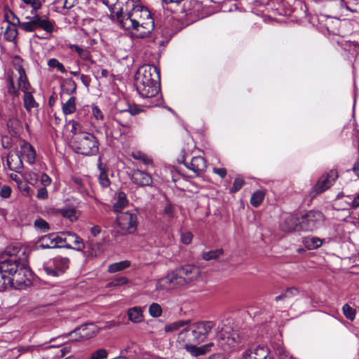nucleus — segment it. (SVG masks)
Here are the masks:
<instances>
[{
	"label": "nucleus",
	"mask_w": 359,
	"mask_h": 359,
	"mask_svg": "<svg viewBox=\"0 0 359 359\" xmlns=\"http://www.w3.org/2000/svg\"><path fill=\"white\" fill-rule=\"evenodd\" d=\"M324 222V215L318 210H311L302 215L299 220V224H315Z\"/></svg>",
	"instance_id": "nucleus-14"
},
{
	"label": "nucleus",
	"mask_w": 359,
	"mask_h": 359,
	"mask_svg": "<svg viewBox=\"0 0 359 359\" xmlns=\"http://www.w3.org/2000/svg\"><path fill=\"white\" fill-rule=\"evenodd\" d=\"M276 353L280 359H291V358H289L287 351L283 347L277 348Z\"/></svg>",
	"instance_id": "nucleus-50"
},
{
	"label": "nucleus",
	"mask_w": 359,
	"mask_h": 359,
	"mask_svg": "<svg viewBox=\"0 0 359 359\" xmlns=\"http://www.w3.org/2000/svg\"><path fill=\"white\" fill-rule=\"evenodd\" d=\"M337 177V172L334 170H331L325 175H322L313 188L311 192H314L313 196H316L330 188Z\"/></svg>",
	"instance_id": "nucleus-12"
},
{
	"label": "nucleus",
	"mask_w": 359,
	"mask_h": 359,
	"mask_svg": "<svg viewBox=\"0 0 359 359\" xmlns=\"http://www.w3.org/2000/svg\"><path fill=\"white\" fill-rule=\"evenodd\" d=\"M175 208L171 203L166 204L164 208V214L168 216V217H171L173 216Z\"/></svg>",
	"instance_id": "nucleus-51"
},
{
	"label": "nucleus",
	"mask_w": 359,
	"mask_h": 359,
	"mask_svg": "<svg viewBox=\"0 0 359 359\" xmlns=\"http://www.w3.org/2000/svg\"><path fill=\"white\" fill-rule=\"evenodd\" d=\"M304 246L309 250H314L320 247L323 242L316 237H305L303 239Z\"/></svg>",
	"instance_id": "nucleus-29"
},
{
	"label": "nucleus",
	"mask_w": 359,
	"mask_h": 359,
	"mask_svg": "<svg viewBox=\"0 0 359 359\" xmlns=\"http://www.w3.org/2000/svg\"><path fill=\"white\" fill-rule=\"evenodd\" d=\"M255 355H252L250 351H245L243 353L242 359H266V351L264 348L257 349L254 353Z\"/></svg>",
	"instance_id": "nucleus-28"
},
{
	"label": "nucleus",
	"mask_w": 359,
	"mask_h": 359,
	"mask_svg": "<svg viewBox=\"0 0 359 359\" xmlns=\"http://www.w3.org/2000/svg\"><path fill=\"white\" fill-rule=\"evenodd\" d=\"M342 311L345 317L350 320H353L355 316V310L350 306L348 304H344L342 307Z\"/></svg>",
	"instance_id": "nucleus-40"
},
{
	"label": "nucleus",
	"mask_w": 359,
	"mask_h": 359,
	"mask_svg": "<svg viewBox=\"0 0 359 359\" xmlns=\"http://www.w3.org/2000/svg\"><path fill=\"white\" fill-rule=\"evenodd\" d=\"M131 266V262L129 260H123L118 262H115L108 266L107 271L109 273H114L116 272L122 271Z\"/></svg>",
	"instance_id": "nucleus-24"
},
{
	"label": "nucleus",
	"mask_w": 359,
	"mask_h": 359,
	"mask_svg": "<svg viewBox=\"0 0 359 359\" xmlns=\"http://www.w3.org/2000/svg\"><path fill=\"white\" fill-rule=\"evenodd\" d=\"M129 283V279L125 276L116 277L111 281L107 283V287H118L122 285H127Z\"/></svg>",
	"instance_id": "nucleus-34"
},
{
	"label": "nucleus",
	"mask_w": 359,
	"mask_h": 359,
	"mask_svg": "<svg viewBox=\"0 0 359 359\" xmlns=\"http://www.w3.org/2000/svg\"><path fill=\"white\" fill-rule=\"evenodd\" d=\"M71 51L76 53L81 60L93 63L91 52L89 48H83L76 44H69Z\"/></svg>",
	"instance_id": "nucleus-19"
},
{
	"label": "nucleus",
	"mask_w": 359,
	"mask_h": 359,
	"mask_svg": "<svg viewBox=\"0 0 359 359\" xmlns=\"http://www.w3.org/2000/svg\"><path fill=\"white\" fill-rule=\"evenodd\" d=\"M287 299H288V297L284 290L281 292L280 295L276 296L275 297V301L278 302L279 301H285Z\"/></svg>",
	"instance_id": "nucleus-59"
},
{
	"label": "nucleus",
	"mask_w": 359,
	"mask_h": 359,
	"mask_svg": "<svg viewBox=\"0 0 359 359\" xmlns=\"http://www.w3.org/2000/svg\"><path fill=\"white\" fill-rule=\"evenodd\" d=\"M9 81V88L8 93L11 95L18 96V90L15 87L14 82L11 78L8 79Z\"/></svg>",
	"instance_id": "nucleus-53"
},
{
	"label": "nucleus",
	"mask_w": 359,
	"mask_h": 359,
	"mask_svg": "<svg viewBox=\"0 0 359 359\" xmlns=\"http://www.w3.org/2000/svg\"><path fill=\"white\" fill-rule=\"evenodd\" d=\"M215 326V323L211 320L190 323L178 334L177 342L191 355H203L211 351L214 344L211 342L201 346L198 345L206 339Z\"/></svg>",
	"instance_id": "nucleus-2"
},
{
	"label": "nucleus",
	"mask_w": 359,
	"mask_h": 359,
	"mask_svg": "<svg viewBox=\"0 0 359 359\" xmlns=\"http://www.w3.org/2000/svg\"><path fill=\"white\" fill-rule=\"evenodd\" d=\"M22 158L25 159L26 161L31 165L34 164L36 160V151L33 146L27 142H24L20 145V156H16V160L18 161L16 165H13L14 159L11 156H8L7 164L8 168L11 170H13L16 172H20V170L23 168V163L22 160Z\"/></svg>",
	"instance_id": "nucleus-9"
},
{
	"label": "nucleus",
	"mask_w": 359,
	"mask_h": 359,
	"mask_svg": "<svg viewBox=\"0 0 359 359\" xmlns=\"http://www.w3.org/2000/svg\"><path fill=\"white\" fill-rule=\"evenodd\" d=\"M265 192L263 190L255 191L251 196L250 203L254 207H258L264 201Z\"/></svg>",
	"instance_id": "nucleus-32"
},
{
	"label": "nucleus",
	"mask_w": 359,
	"mask_h": 359,
	"mask_svg": "<svg viewBox=\"0 0 359 359\" xmlns=\"http://www.w3.org/2000/svg\"><path fill=\"white\" fill-rule=\"evenodd\" d=\"M16 70L19 74L18 79V89L24 93L23 103L25 109L30 112L32 109L39 107V103L35 100L32 92L31 91V86L28 81L25 71L22 66H18Z\"/></svg>",
	"instance_id": "nucleus-8"
},
{
	"label": "nucleus",
	"mask_w": 359,
	"mask_h": 359,
	"mask_svg": "<svg viewBox=\"0 0 359 359\" xmlns=\"http://www.w3.org/2000/svg\"><path fill=\"white\" fill-rule=\"evenodd\" d=\"M140 112V109H137V108H130L129 109V114H127V116H128L129 118H131V116L132 115H135V114H137Z\"/></svg>",
	"instance_id": "nucleus-60"
},
{
	"label": "nucleus",
	"mask_w": 359,
	"mask_h": 359,
	"mask_svg": "<svg viewBox=\"0 0 359 359\" xmlns=\"http://www.w3.org/2000/svg\"><path fill=\"white\" fill-rule=\"evenodd\" d=\"M244 184L243 179L241 177H236L233 183L232 187L230 189V193L234 194L238 191Z\"/></svg>",
	"instance_id": "nucleus-44"
},
{
	"label": "nucleus",
	"mask_w": 359,
	"mask_h": 359,
	"mask_svg": "<svg viewBox=\"0 0 359 359\" xmlns=\"http://www.w3.org/2000/svg\"><path fill=\"white\" fill-rule=\"evenodd\" d=\"M347 198L348 200L346 201L351 208H355L359 207V192L353 198L348 197Z\"/></svg>",
	"instance_id": "nucleus-49"
},
{
	"label": "nucleus",
	"mask_w": 359,
	"mask_h": 359,
	"mask_svg": "<svg viewBox=\"0 0 359 359\" xmlns=\"http://www.w3.org/2000/svg\"><path fill=\"white\" fill-rule=\"evenodd\" d=\"M223 252H224L222 249H217L215 250L204 252L202 255V257L203 259L206 261H210L219 257L221 255H223Z\"/></svg>",
	"instance_id": "nucleus-36"
},
{
	"label": "nucleus",
	"mask_w": 359,
	"mask_h": 359,
	"mask_svg": "<svg viewBox=\"0 0 359 359\" xmlns=\"http://www.w3.org/2000/svg\"><path fill=\"white\" fill-rule=\"evenodd\" d=\"M353 170L355 175L359 177V160L354 164Z\"/></svg>",
	"instance_id": "nucleus-62"
},
{
	"label": "nucleus",
	"mask_w": 359,
	"mask_h": 359,
	"mask_svg": "<svg viewBox=\"0 0 359 359\" xmlns=\"http://www.w3.org/2000/svg\"><path fill=\"white\" fill-rule=\"evenodd\" d=\"M98 168L100 174L98 175V182L102 188H107L111 184V181L108 177L107 169L102 166V160L100 158L98 159Z\"/></svg>",
	"instance_id": "nucleus-22"
},
{
	"label": "nucleus",
	"mask_w": 359,
	"mask_h": 359,
	"mask_svg": "<svg viewBox=\"0 0 359 359\" xmlns=\"http://www.w3.org/2000/svg\"><path fill=\"white\" fill-rule=\"evenodd\" d=\"M12 279L6 276L4 273L0 270V292L7 290L8 287H13Z\"/></svg>",
	"instance_id": "nucleus-33"
},
{
	"label": "nucleus",
	"mask_w": 359,
	"mask_h": 359,
	"mask_svg": "<svg viewBox=\"0 0 359 359\" xmlns=\"http://www.w3.org/2000/svg\"><path fill=\"white\" fill-rule=\"evenodd\" d=\"M128 316L129 320L133 323H139L142 320L143 316L142 310L139 307H133L128 310Z\"/></svg>",
	"instance_id": "nucleus-31"
},
{
	"label": "nucleus",
	"mask_w": 359,
	"mask_h": 359,
	"mask_svg": "<svg viewBox=\"0 0 359 359\" xmlns=\"http://www.w3.org/2000/svg\"><path fill=\"white\" fill-rule=\"evenodd\" d=\"M135 86L140 96L144 99V106L154 107L162 103L160 93V71L151 65L139 67L135 74Z\"/></svg>",
	"instance_id": "nucleus-3"
},
{
	"label": "nucleus",
	"mask_w": 359,
	"mask_h": 359,
	"mask_svg": "<svg viewBox=\"0 0 359 359\" xmlns=\"http://www.w3.org/2000/svg\"><path fill=\"white\" fill-rule=\"evenodd\" d=\"M117 224H137V215L131 211L117 212Z\"/></svg>",
	"instance_id": "nucleus-18"
},
{
	"label": "nucleus",
	"mask_w": 359,
	"mask_h": 359,
	"mask_svg": "<svg viewBox=\"0 0 359 359\" xmlns=\"http://www.w3.org/2000/svg\"><path fill=\"white\" fill-rule=\"evenodd\" d=\"M72 126L71 133H78V132H84L85 129H89L93 126L91 121V115L88 107L79 109L75 118L69 122Z\"/></svg>",
	"instance_id": "nucleus-10"
},
{
	"label": "nucleus",
	"mask_w": 359,
	"mask_h": 359,
	"mask_svg": "<svg viewBox=\"0 0 359 359\" xmlns=\"http://www.w3.org/2000/svg\"><path fill=\"white\" fill-rule=\"evenodd\" d=\"M184 164L191 170H192L196 176L199 175L206 168V161L202 156L193 157L191 163L187 164L183 160Z\"/></svg>",
	"instance_id": "nucleus-17"
},
{
	"label": "nucleus",
	"mask_w": 359,
	"mask_h": 359,
	"mask_svg": "<svg viewBox=\"0 0 359 359\" xmlns=\"http://www.w3.org/2000/svg\"><path fill=\"white\" fill-rule=\"evenodd\" d=\"M199 267L193 264H185L176 268L161 280V283L166 287L175 288L191 283L200 277Z\"/></svg>",
	"instance_id": "nucleus-5"
},
{
	"label": "nucleus",
	"mask_w": 359,
	"mask_h": 359,
	"mask_svg": "<svg viewBox=\"0 0 359 359\" xmlns=\"http://www.w3.org/2000/svg\"><path fill=\"white\" fill-rule=\"evenodd\" d=\"M101 232V226H93L91 228V233L94 236H97Z\"/></svg>",
	"instance_id": "nucleus-61"
},
{
	"label": "nucleus",
	"mask_w": 359,
	"mask_h": 359,
	"mask_svg": "<svg viewBox=\"0 0 359 359\" xmlns=\"http://www.w3.org/2000/svg\"><path fill=\"white\" fill-rule=\"evenodd\" d=\"M48 66L50 68H56L61 73H66L67 70L62 63L55 58H51L48 61Z\"/></svg>",
	"instance_id": "nucleus-38"
},
{
	"label": "nucleus",
	"mask_w": 359,
	"mask_h": 359,
	"mask_svg": "<svg viewBox=\"0 0 359 359\" xmlns=\"http://www.w3.org/2000/svg\"><path fill=\"white\" fill-rule=\"evenodd\" d=\"M149 313L153 317H159L162 313L161 306L157 303H153L149 308Z\"/></svg>",
	"instance_id": "nucleus-41"
},
{
	"label": "nucleus",
	"mask_w": 359,
	"mask_h": 359,
	"mask_svg": "<svg viewBox=\"0 0 359 359\" xmlns=\"http://www.w3.org/2000/svg\"><path fill=\"white\" fill-rule=\"evenodd\" d=\"M50 238H52V237H50V233L41 237L40 242L42 248H57V243H53L55 241Z\"/></svg>",
	"instance_id": "nucleus-35"
},
{
	"label": "nucleus",
	"mask_w": 359,
	"mask_h": 359,
	"mask_svg": "<svg viewBox=\"0 0 359 359\" xmlns=\"http://www.w3.org/2000/svg\"><path fill=\"white\" fill-rule=\"evenodd\" d=\"M38 198L46 199L48 198V191L46 188H41L37 191L36 195Z\"/></svg>",
	"instance_id": "nucleus-56"
},
{
	"label": "nucleus",
	"mask_w": 359,
	"mask_h": 359,
	"mask_svg": "<svg viewBox=\"0 0 359 359\" xmlns=\"http://www.w3.org/2000/svg\"><path fill=\"white\" fill-rule=\"evenodd\" d=\"M76 83L71 78L65 79L61 84L62 91L67 95H72L76 91Z\"/></svg>",
	"instance_id": "nucleus-25"
},
{
	"label": "nucleus",
	"mask_w": 359,
	"mask_h": 359,
	"mask_svg": "<svg viewBox=\"0 0 359 359\" xmlns=\"http://www.w3.org/2000/svg\"><path fill=\"white\" fill-rule=\"evenodd\" d=\"M218 337L219 343L224 349H226V346L229 347L234 346L236 343V339L230 336L229 333L221 334Z\"/></svg>",
	"instance_id": "nucleus-27"
},
{
	"label": "nucleus",
	"mask_w": 359,
	"mask_h": 359,
	"mask_svg": "<svg viewBox=\"0 0 359 359\" xmlns=\"http://www.w3.org/2000/svg\"><path fill=\"white\" fill-rule=\"evenodd\" d=\"M76 98L74 96H72L66 102L62 104V112L65 115L74 113L76 110Z\"/></svg>",
	"instance_id": "nucleus-26"
},
{
	"label": "nucleus",
	"mask_w": 359,
	"mask_h": 359,
	"mask_svg": "<svg viewBox=\"0 0 359 359\" xmlns=\"http://www.w3.org/2000/svg\"><path fill=\"white\" fill-rule=\"evenodd\" d=\"M73 134L75 135L73 147L76 153L87 156L98 154L100 144L95 135L86 131Z\"/></svg>",
	"instance_id": "nucleus-6"
},
{
	"label": "nucleus",
	"mask_w": 359,
	"mask_h": 359,
	"mask_svg": "<svg viewBox=\"0 0 359 359\" xmlns=\"http://www.w3.org/2000/svg\"><path fill=\"white\" fill-rule=\"evenodd\" d=\"M12 189L8 185H4L0 190V196L3 198H8L11 196Z\"/></svg>",
	"instance_id": "nucleus-47"
},
{
	"label": "nucleus",
	"mask_w": 359,
	"mask_h": 359,
	"mask_svg": "<svg viewBox=\"0 0 359 359\" xmlns=\"http://www.w3.org/2000/svg\"><path fill=\"white\" fill-rule=\"evenodd\" d=\"M17 24L18 23H13L9 21L8 22V25L4 34L5 40L14 42L15 43H17V37L18 34Z\"/></svg>",
	"instance_id": "nucleus-21"
},
{
	"label": "nucleus",
	"mask_w": 359,
	"mask_h": 359,
	"mask_svg": "<svg viewBox=\"0 0 359 359\" xmlns=\"http://www.w3.org/2000/svg\"><path fill=\"white\" fill-rule=\"evenodd\" d=\"M111 20L130 33L133 39H146L154 29L155 24L149 9L137 0L128 8H120L112 12Z\"/></svg>",
	"instance_id": "nucleus-1"
},
{
	"label": "nucleus",
	"mask_w": 359,
	"mask_h": 359,
	"mask_svg": "<svg viewBox=\"0 0 359 359\" xmlns=\"http://www.w3.org/2000/svg\"><path fill=\"white\" fill-rule=\"evenodd\" d=\"M29 20L27 22H20L18 18H16L17 23L20 27L26 32H33L37 29H43L46 34H51L55 26V22L50 20L48 17L40 16L35 13L32 17H26Z\"/></svg>",
	"instance_id": "nucleus-7"
},
{
	"label": "nucleus",
	"mask_w": 359,
	"mask_h": 359,
	"mask_svg": "<svg viewBox=\"0 0 359 359\" xmlns=\"http://www.w3.org/2000/svg\"><path fill=\"white\" fill-rule=\"evenodd\" d=\"M81 81L86 87H88L90 83V78L89 76L86 74L81 75Z\"/></svg>",
	"instance_id": "nucleus-57"
},
{
	"label": "nucleus",
	"mask_w": 359,
	"mask_h": 359,
	"mask_svg": "<svg viewBox=\"0 0 359 359\" xmlns=\"http://www.w3.org/2000/svg\"><path fill=\"white\" fill-rule=\"evenodd\" d=\"M187 323H188V322L184 321V320H179V321L174 322L172 323H170V324L166 325L165 327V331L168 332H172V331L177 330L180 329V327L184 326Z\"/></svg>",
	"instance_id": "nucleus-39"
},
{
	"label": "nucleus",
	"mask_w": 359,
	"mask_h": 359,
	"mask_svg": "<svg viewBox=\"0 0 359 359\" xmlns=\"http://www.w3.org/2000/svg\"><path fill=\"white\" fill-rule=\"evenodd\" d=\"M212 172L222 179L224 178L227 174V171L224 168H214Z\"/></svg>",
	"instance_id": "nucleus-52"
},
{
	"label": "nucleus",
	"mask_w": 359,
	"mask_h": 359,
	"mask_svg": "<svg viewBox=\"0 0 359 359\" xmlns=\"http://www.w3.org/2000/svg\"><path fill=\"white\" fill-rule=\"evenodd\" d=\"M29 5H30L33 9L32 11V14L33 15L35 14L36 11L41 7V3L39 0H32Z\"/></svg>",
	"instance_id": "nucleus-54"
},
{
	"label": "nucleus",
	"mask_w": 359,
	"mask_h": 359,
	"mask_svg": "<svg viewBox=\"0 0 359 359\" xmlns=\"http://www.w3.org/2000/svg\"><path fill=\"white\" fill-rule=\"evenodd\" d=\"M102 2L107 6L110 11V18L111 19L112 12L118 11L120 8H128L132 4H135L137 0H101Z\"/></svg>",
	"instance_id": "nucleus-16"
},
{
	"label": "nucleus",
	"mask_w": 359,
	"mask_h": 359,
	"mask_svg": "<svg viewBox=\"0 0 359 359\" xmlns=\"http://www.w3.org/2000/svg\"><path fill=\"white\" fill-rule=\"evenodd\" d=\"M41 182L44 186H48L51 183V179L50 177L46 174H43L41 175Z\"/></svg>",
	"instance_id": "nucleus-58"
},
{
	"label": "nucleus",
	"mask_w": 359,
	"mask_h": 359,
	"mask_svg": "<svg viewBox=\"0 0 359 359\" xmlns=\"http://www.w3.org/2000/svg\"><path fill=\"white\" fill-rule=\"evenodd\" d=\"M129 203L126 194L123 191L117 193L116 201L113 205V210L115 212L122 211Z\"/></svg>",
	"instance_id": "nucleus-23"
},
{
	"label": "nucleus",
	"mask_w": 359,
	"mask_h": 359,
	"mask_svg": "<svg viewBox=\"0 0 359 359\" xmlns=\"http://www.w3.org/2000/svg\"><path fill=\"white\" fill-rule=\"evenodd\" d=\"M69 259L67 257H55L43 266L47 275L53 277L63 274L69 266Z\"/></svg>",
	"instance_id": "nucleus-11"
},
{
	"label": "nucleus",
	"mask_w": 359,
	"mask_h": 359,
	"mask_svg": "<svg viewBox=\"0 0 359 359\" xmlns=\"http://www.w3.org/2000/svg\"><path fill=\"white\" fill-rule=\"evenodd\" d=\"M107 352L104 348H100L93 353L90 359H104L106 358Z\"/></svg>",
	"instance_id": "nucleus-46"
},
{
	"label": "nucleus",
	"mask_w": 359,
	"mask_h": 359,
	"mask_svg": "<svg viewBox=\"0 0 359 359\" xmlns=\"http://www.w3.org/2000/svg\"><path fill=\"white\" fill-rule=\"evenodd\" d=\"M114 121L118 123V125H119L123 128H124L125 130L129 129L130 127V121H123L118 115H116L115 116Z\"/></svg>",
	"instance_id": "nucleus-48"
},
{
	"label": "nucleus",
	"mask_w": 359,
	"mask_h": 359,
	"mask_svg": "<svg viewBox=\"0 0 359 359\" xmlns=\"http://www.w3.org/2000/svg\"><path fill=\"white\" fill-rule=\"evenodd\" d=\"M91 107V114L93 118L99 121H103L104 119V114L101 109L95 104H92L90 106Z\"/></svg>",
	"instance_id": "nucleus-42"
},
{
	"label": "nucleus",
	"mask_w": 359,
	"mask_h": 359,
	"mask_svg": "<svg viewBox=\"0 0 359 359\" xmlns=\"http://www.w3.org/2000/svg\"><path fill=\"white\" fill-rule=\"evenodd\" d=\"M27 249L18 243L6 247L1 255L0 270L12 279V283H25L27 272Z\"/></svg>",
	"instance_id": "nucleus-4"
},
{
	"label": "nucleus",
	"mask_w": 359,
	"mask_h": 359,
	"mask_svg": "<svg viewBox=\"0 0 359 359\" xmlns=\"http://www.w3.org/2000/svg\"><path fill=\"white\" fill-rule=\"evenodd\" d=\"M65 248L74 249L77 251H82L84 249L85 245L83 239L76 233L65 231Z\"/></svg>",
	"instance_id": "nucleus-13"
},
{
	"label": "nucleus",
	"mask_w": 359,
	"mask_h": 359,
	"mask_svg": "<svg viewBox=\"0 0 359 359\" xmlns=\"http://www.w3.org/2000/svg\"><path fill=\"white\" fill-rule=\"evenodd\" d=\"M50 237H52V240L57 243V248H65V232H62L60 234L58 233H50Z\"/></svg>",
	"instance_id": "nucleus-37"
},
{
	"label": "nucleus",
	"mask_w": 359,
	"mask_h": 359,
	"mask_svg": "<svg viewBox=\"0 0 359 359\" xmlns=\"http://www.w3.org/2000/svg\"><path fill=\"white\" fill-rule=\"evenodd\" d=\"M59 212L62 217L72 223L76 222L81 216V212L73 207L60 209Z\"/></svg>",
	"instance_id": "nucleus-20"
},
{
	"label": "nucleus",
	"mask_w": 359,
	"mask_h": 359,
	"mask_svg": "<svg viewBox=\"0 0 359 359\" xmlns=\"http://www.w3.org/2000/svg\"><path fill=\"white\" fill-rule=\"evenodd\" d=\"M193 239V234L190 231L181 230V241L185 245L191 243Z\"/></svg>",
	"instance_id": "nucleus-45"
},
{
	"label": "nucleus",
	"mask_w": 359,
	"mask_h": 359,
	"mask_svg": "<svg viewBox=\"0 0 359 359\" xmlns=\"http://www.w3.org/2000/svg\"><path fill=\"white\" fill-rule=\"evenodd\" d=\"M288 299L294 297L298 294L297 288L294 287H288L285 290Z\"/></svg>",
	"instance_id": "nucleus-55"
},
{
	"label": "nucleus",
	"mask_w": 359,
	"mask_h": 359,
	"mask_svg": "<svg viewBox=\"0 0 359 359\" xmlns=\"http://www.w3.org/2000/svg\"><path fill=\"white\" fill-rule=\"evenodd\" d=\"M72 180L74 183L75 189L83 196H86L89 195L88 191L87 189L86 188V186L83 183V181L81 177H76V176H72Z\"/></svg>",
	"instance_id": "nucleus-30"
},
{
	"label": "nucleus",
	"mask_w": 359,
	"mask_h": 359,
	"mask_svg": "<svg viewBox=\"0 0 359 359\" xmlns=\"http://www.w3.org/2000/svg\"><path fill=\"white\" fill-rule=\"evenodd\" d=\"M131 180L139 187L151 186L153 183L152 177L149 173L138 169L133 171Z\"/></svg>",
	"instance_id": "nucleus-15"
},
{
	"label": "nucleus",
	"mask_w": 359,
	"mask_h": 359,
	"mask_svg": "<svg viewBox=\"0 0 359 359\" xmlns=\"http://www.w3.org/2000/svg\"><path fill=\"white\" fill-rule=\"evenodd\" d=\"M36 228L39 229V230H40L41 231H43V232H45L46 231H47L49 228V226H45V225H43V226H35Z\"/></svg>",
	"instance_id": "nucleus-64"
},
{
	"label": "nucleus",
	"mask_w": 359,
	"mask_h": 359,
	"mask_svg": "<svg viewBox=\"0 0 359 359\" xmlns=\"http://www.w3.org/2000/svg\"><path fill=\"white\" fill-rule=\"evenodd\" d=\"M10 177L12 180L16 182L17 183L20 182V180L16 174H13V173L11 174Z\"/></svg>",
	"instance_id": "nucleus-63"
},
{
	"label": "nucleus",
	"mask_w": 359,
	"mask_h": 359,
	"mask_svg": "<svg viewBox=\"0 0 359 359\" xmlns=\"http://www.w3.org/2000/svg\"><path fill=\"white\" fill-rule=\"evenodd\" d=\"M132 156L133 158H135L136 160H140V161H142L145 165H149L152 163V161L150 158H149L145 154H144L140 151L133 152L132 154Z\"/></svg>",
	"instance_id": "nucleus-43"
}]
</instances>
